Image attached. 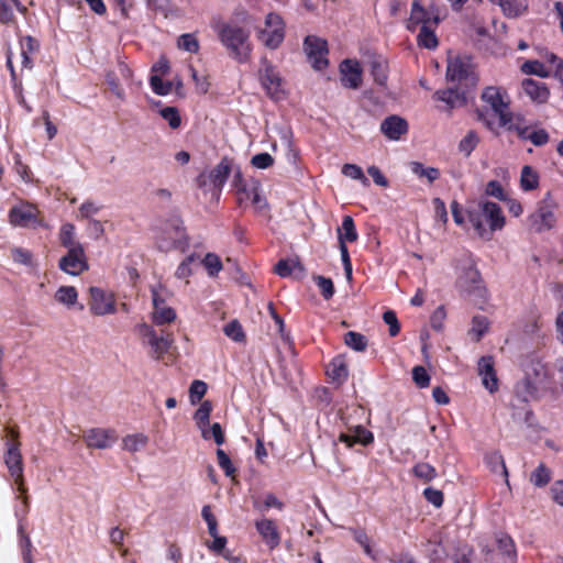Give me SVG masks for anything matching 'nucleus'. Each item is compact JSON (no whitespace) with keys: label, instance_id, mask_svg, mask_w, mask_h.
<instances>
[{"label":"nucleus","instance_id":"nucleus-34","mask_svg":"<svg viewBox=\"0 0 563 563\" xmlns=\"http://www.w3.org/2000/svg\"><path fill=\"white\" fill-rule=\"evenodd\" d=\"M521 188L526 191L533 190L539 185L538 173L529 165H526L521 169L520 176Z\"/></svg>","mask_w":563,"mask_h":563},{"label":"nucleus","instance_id":"nucleus-51","mask_svg":"<svg viewBox=\"0 0 563 563\" xmlns=\"http://www.w3.org/2000/svg\"><path fill=\"white\" fill-rule=\"evenodd\" d=\"M178 47L189 53H198L200 45L197 37L191 33L181 34L178 37Z\"/></svg>","mask_w":563,"mask_h":563},{"label":"nucleus","instance_id":"nucleus-56","mask_svg":"<svg viewBox=\"0 0 563 563\" xmlns=\"http://www.w3.org/2000/svg\"><path fill=\"white\" fill-rule=\"evenodd\" d=\"M313 280L324 299H330L334 295V286L330 278L324 276H314Z\"/></svg>","mask_w":563,"mask_h":563},{"label":"nucleus","instance_id":"nucleus-20","mask_svg":"<svg viewBox=\"0 0 563 563\" xmlns=\"http://www.w3.org/2000/svg\"><path fill=\"white\" fill-rule=\"evenodd\" d=\"M85 441L89 448L108 449L115 442L114 431L101 428H93L85 434Z\"/></svg>","mask_w":563,"mask_h":563},{"label":"nucleus","instance_id":"nucleus-10","mask_svg":"<svg viewBox=\"0 0 563 563\" xmlns=\"http://www.w3.org/2000/svg\"><path fill=\"white\" fill-rule=\"evenodd\" d=\"M89 309L95 316H106L115 313V299L112 292H108L100 287H90Z\"/></svg>","mask_w":563,"mask_h":563},{"label":"nucleus","instance_id":"nucleus-44","mask_svg":"<svg viewBox=\"0 0 563 563\" xmlns=\"http://www.w3.org/2000/svg\"><path fill=\"white\" fill-rule=\"evenodd\" d=\"M224 334L234 342H243L245 333L241 323L238 320H231L223 327Z\"/></svg>","mask_w":563,"mask_h":563},{"label":"nucleus","instance_id":"nucleus-46","mask_svg":"<svg viewBox=\"0 0 563 563\" xmlns=\"http://www.w3.org/2000/svg\"><path fill=\"white\" fill-rule=\"evenodd\" d=\"M342 174L351 179L360 180L363 186H368L369 180L364 175L363 169L355 164H344L342 166Z\"/></svg>","mask_w":563,"mask_h":563},{"label":"nucleus","instance_id":"nucleus-54","mask_svg":"<svg viewBox=\"0 0 563 563\" xmlns=\"http://www.w3.org/2000/svg\"><path fill=\"white\" fill-rule=\"evenodd\" d=\"M202 265L210 276H216L222 269V262L214 253H207L202 260Z\"/></svg>","mask_w":563,"mask_h":563},{"label":"nucleus","instance_id":"nucleus-13","mask_svg":"<svg viewBox=\"0 0 563 563\" xmlns=\"http://www.w3.org/2000/svg\"><path fill=\"white\" fill-rule=\"evenodd\" d=\"M340 79L345 88L358 89L362 84V68L357 60L344 59L340 64Z\"/></svg>","mask_w":563,"mask_h":563},{"label":"nucleus","instance_id":"nucleus-33","mask_svg":"<svg viewBox=\"0 0 563 563\" xmlns=\"http://www.w3.org/2000/svg\"><path fill=\"white\" fill-rule=\"evenodd\" d=\"M503 12L509 18L521 15L527 10V4L523 0H503L497 3Z\"/></svg>","mask_w":563,"mask_h":563},{"label":"nucleus","instance_id":"nucleus-17","mask_svg":"<svg viewBox=\"0 0 563 563\" xmlns=\"http://www.w3.org/2000/svg\"><path fill=\"white\" fill-rule=\"evenodd\" d=\"M256 531L261 536L263 542L274 550L280 543V533L274 520L268 518H261L254 523Z\"/></svg>","mask_w":563,"mask_h":563},{"label":"nucleus","instance_id":"nucleus-36","mask_svg":"<svg viewBox=\"0 0 563 563\" xmlns=\"http://www.w3.org/2000/svg\"><path fill=\"white\" fill-rule=\"evenodd\" d=\"M122 442L124 450L135 453L147 444L148 438L143 433H134L123 438Z\"/></svg>","mask_w":563,"mask_h":563},{"label":"nucleus","instance_id":"nucleus-29","mask_svg":"<svg viewBox=\"0 0 563 563\" xmlns=\"http://www.w3.org/2000/svg\"><path fill=\"white\" fill-rule=\"evenodd\" d=\"M433 25H421L417 36L418 45L428 49H434L438 46V38Z\"/></svg>","mask_w":563,"mask_h":563},{"label":"nucleus","instance_id":"nucleus-60","mask_svg":"<svg viewBox=\"0 0 563 563\" xmlns=\"http://www.w3.org/2000/svg\"><path fill=\"white\" fill-rule=\"evenodd\" d=\"M198 256L195 254H191L187 256L177 267L176 269V277L179 279H185L189 277L192 274L191 265L197 261Z\"/></svg>","mask_w":563,"mask_h":563},{"label":"nucleus","instance_id":"nucleus-9","mask_svg":"<svg viewBox=\"0 0 563 563\" xmlns=\"http://www.w3.org/2000/svg\"><path fill=\"white\" fill-rule=\"evenodd\" d=\"M303 49L314 69L322 70L328 66L329 62L325 57L328 54V43L325 40L308 35L303 41Z\"/></svg>","mask_w":563,"mask_h":563},{"label":"nucleus","instance_id":"nucleus-11","mask_svg":"<svg viewBox=\"0 0 563 563\" xmlns=\"http://www.w3.org/2000/svg\"><path fill=\"white\" fill-rule=\"evenodd\" d=\"M58 267L66 274L77 276L89 268L84 246L68 250L59 260Z\"/></svg>","mask_w":563,"mask_h":563},{"label":"nucleus","instance_id":"nucleus-55","mask_svg":"<svg viewBox=\"0 0 563 563\" xmlns=\"http://www.w3.org/2000/svg\"><path fill=\"white\" fill-rule=\"evenodd\" d=\"M150 85L153 92L158 96H167L168 93H170L173 88V84L170 81H164L157 75L151 76Z\"/></svg>","mask_w":563,"mask_h":563},{"label":"nucleus","instance_id":"nucleus-52","mask_svg":"<svg viewBox=\"0 0 563 563\" xmlns=\"http://www.w3.org/2000/svg\"><path fill=\"white\" fill-rule=\"evenodd\" d=\"M521 71L527 75H537L542 78L549 76V71L545 69V66L539 60H526L521 65Z\"/></svg>","mask_w":563,"mask_h":563},{"label":"nucleus","instance_id":"nucleus-64","mask_svg":"<svg viewBox=\"0 0 563 563\" xmlns=\"http://www.w3.org/2000/svg\"><path fill=\"white\" fill-rule=\"evenodd\" d=\"M217 459L219 466L223 470L227 476H232L235 473V467L229 455L222 450H217Z\"/></svg>","mask_w":563,"mask_h":563},{"label":"nucleus","instance_id":"nucleus-14","mask_svg":"<svg viewBox=\"0 0 563 563\" xmlns=\"http://www.w3.org/2000/svg\"><path fill=\"white\" fill-rule=\"evenodd\" d=\"M472 75V63L466 56H455L450 58L446 67V79L449 81L461 82L467 80Z\"/></svg>","mask_w":563,"mask_h":563},{"label":"nucleus","instance_id":"nucleus-42","mask_svg":"<svg viewBox=\"0 0 563 563\" xmlns=\"http://www.w3.org/2000/svg\"><path fill=\"white\" fill-rule=\"evenodd\" d=\"M371 75L374 81L379 86H385L387 81V64L383 59H373L371 62Z\"/></svg>","mask_w":563,"mask_h":563},{"label":"nucleus","instance_id":"nucleus-45","mask_svg":"<svg viewBox=\"0 0 563 563\" xmlns=\"http://www.w3.org/2000/svg\"><path fill=\"white\" fill-rule=\"evenodd\" d=\"M200 431H201V435L205 440L213 439L218 445H221L224 443V433L222 431L220 423L214 422L210 427L207 426V427L202 428Z\"/></svg>","mask_w":563,"mask_h":563},{"label":"nucleus","instance_id":"nucleus-50","mask_svg":"<svg viewBox=\"0 0 563 563\" xmlns=\"http://www.w3.org/2000/svg\"><path fill=\"white\" fill-rule=\"evenodd\" d=\"M488 320L485 316H474L472 319V328L470 333L474 335L476 341H479L488 330Z\"/></svg>","mask_w":563,"mask_h":563},{"label":"nucleus","instance_id":"nucleus-25","mask_svg":"<svg viewBox=\"0 0 563 563\" xmlns=\"http://www.w3.org/2000/svg\"><path fill=\"white\" fill-rule=\"evenodd\" d=\"M339 440L349 448L355 443L368 445L374 441L373 433L363 426H355L350 429V433H341Z\"/></svg>","mask_w":563,"mask_h":563},{"label":"nucleus","instance_id":"nucleus-19","mask_svg":"<svg viewBox=\"0 0 563 563\" xmlns=\"http://www.w3.org/2000/svg\"><path fill=\"white\" fill-rule=\"evenodd\" d=\"M142 334L147 339V343L152 349L153 355L155 358H161L169 349L170 340L164 335H157L155 330L143 323L140 325Z\"/></svg>","mask_w":563,"mask_h":563},{"label":"nucleus","instance_id":"nucleus-24","mask_svg":"<svg viewBox=\"0 0 563 563\" xmlns=\"http://www.w3.org/2000/svg\"><path fill=\"white\" fill-rule=\"evenodd\" d=\"M521 89L536 103H544L550 97L547 84L531 78L522 80Z\"/></svg>","mask_w":563,"mask_h":563},{"label":"nucleus","instance_id":"nucleus-53","mask_svg":"<svg viewBox=\"0 0 563 563\" xmlns=\"http://www.w3.org/2000/svg\"><path fill=\"white\" fill-rule=\"evenodd\" d=\"M101 208L102 207L100 205L96 203L95 201L86 200L81 203V206L78 209L77 219H85V220L95 219L93 216L99 213Z\"/></svg>","mask_w":563,"mask_h":563},{"label":"nucleus","instance_id":"nucleus-39","mask_svg":"<svg viewBox=\"0 0 563 563\" xmlns=\"http://www.w3.org/2000/svg\"><path fill=\"white\" fill-rule=\"evenodd\" d=\"M499 125L501 128H506L508 131L516 132L521 140H527L531 132L530 128L525 125L519 117H517L515 121V115L512 113L509 114L508 122L506 124Z\"/></svg>","mask_w":563,"mask_h":563},{"label":"nucleus","instance_id":"nucleus-48","mask_svg":"<svg viewBox=\"0 0 563 563\" xmlns=\"http://www.w3.org/2000/svg\"><path fill=\"white\" fill-rule=\"evenodd\" d=\"M212 410V405L210 401H203L200 407L195 412V420L198 428L201 430L202 428L209 426L210 413Z\"/></svg>","mask_w":563,"mask_h":563},{"label":"nucleus","instance_id":"nucleus-28","mask_svg":"<svg viewBox=\"0 0 563 563\" xmlns=\"http://www.w3.org/2000/svg\"><path fill=\"white\" fill-rule=\"evenodd\" d=\"M252 503L253 508L261 514H265L271 508H276L278 510H283L284 508V503L272 493L264 495L263 498L255 497Z\"/></svg>","mask_w":563,"mask_h":563},{"label":"nucleus","instance_id":"nucleus-2","mask_svg":"<svg viewBox=\"0 0 563 563\" xmlns=\"http://www.w3.org/2000/svg\"><path fill=\"white\" fill-rule=\"evenodd\" d=\"M467 219L479 238L489 241L493 233L504 229L506 218L501 208L493 201L481 199L475 208H468Z\"/></svg>","mask_w":563,"mask_h":563},{"label":"nucleus","instance_id":"nucleus-23","mask_svg":"<svg viewBox=\"0 0 563 563\" xmlns=\"http://www.w3.org/2000/svg\"><path fill=\"white\" fill-rule=\"evenodd\" d=\"M441 19L438 13L434 12V8L424 9L419 0H415L411 7L410 23L421 25H433L438 26Z\"/></svg>","mask_w":563,"mask_h":563},{"label":"nucleus","instance_id":"nucleus-27","mask_svg":"<svg viewBox=\"0 0 563 563\" xmlns=\"http://www.w3.org/2000/svg\"><path fill=\"white\" fill-rule=\"evenodd\" d=\"M22 66L24 68H32L31 55L38 51L40 43L36 38L31 35H26L20 40Z\"/></svg>","mask_w":563,"mask_h":563},{"label":"nucleus","instance_id":"nucleus-5","mask_svg":"<svg viewBox=\"0 0 563 563\" xmlns=\"http://www.w3.org/2000/svg\"><path fill=\"white\" fill-rule=\"evenodd\" d=\"M286 25L283 18L276 12L265 16V27L257 31V38L268 49H277L284 42Z\"/></svg>","mask_w":563,"mask_h":563},{"label":"nucleus","instance_id":"nucleus-40","mask_svg":"<svg viewBox=\"0 0 563 563\" xmlns=\"http://www.w3.org/2000/svg\"><path fill=\"white\" fill-rule=\"evenodd\" d=\"M479 143V136L474 130H470L459 143V152L468 157Z\"/></svg>","mask_w":563,"mask_h":563},{"label":"nucleus","instance_id":"nucleus-21","mask_svg":"<svg viewBox=\"0 0 563 563\" xmlns=\"http://www.w3.org/2000/svg\"><path fill=\"white\" fill-rule=\"evenodd\" d=\"M9 221L14 227L34 225L37 222L35 208L31 205L15 206L9 212Z\"/></svg>","mask_w":563,"mask_h":563},{"label":"nucleus","instance_id":"nucleus-57","mask_svg":"<svg viewBox=\"0 0 563 563\" xmlns=\"http://www.w3.org/2000/svg\"><path fill=\"white\" fill-rule=\"evenodd\" d=\"M153 308L166 306L169 296L168 290L163 285L153 286L151 288Z\"/></svg>","mask_w":563,"mask_h":563},{"label":"nucleus","instance_id":"nucleus-41","mask_svg":"<svg viewBox=\"0 0 563 563\" xmlns=\"http://www.w3.org/2000/svg\"><path fill=\"white\" fill-rule=\"evenodd\" d=\"M327 374L332 380L341 383L347 378L349 371L342 360L335 358L331 362Z\"/></svg>","mask_w":563,"mask_h":563},{"label":"nucleus","instance_id":"nucleus-30","mask_svg":"<svg viewBox=\"0 0 563 563\" xmlns=\"http://www.w3.org/2000/svg\"><path fill=\"white\" fill-rule=\"evenodd\" d=\"M484 462L493 473H500L506 477L508 476L504 457L499 451L487 452L484 456Z\"/></svg>","mask_w":563,"mask_h":563},{"label":"nucleus","instance_id":"nucleus-31","mask_svg":"<svg viewBox=\"0 0 563 563\" xmlns=\"http://www.w3.org/2000/svg\"><path fill=\"white\" fill-rule=\"evenodd\" d=\"M55 299L70 308L76 305L78 299L77 289L74 286H60L55 292Z\"/></svg>","mask_w":563,"mask_h":563},{"label":"nucleus","instance_id":"nucleus-37","mask_svg":"<svg viewBox=\"0 0 563 563\" xmlns=\"http://www.w3.org/2000/svg\"><path fill=\"white\" fill-rule=\"evenodd\" d=\"M344 343L356 352H364L368 341L365 335L355 331H349L344 334Z\"/></svg>","mask_w":563,"mask_h":563},{"label":"nucleus","instance_id":"nucleus-32","mask_svg":"<svg viewBox=\"0 0 563 563\" xmlns=\"http://www.w3.org/2000/svg\"><path fill=\"white\" fill-rule=\"evenodd\" d=\"M176 311L169 306L154 308L152 320L156 325L172 323L176 319Z\"/></svg>","mask_w":563,"mask_h":563},{"label":"nucleus","instance_id":"nucleus-8","mask_svg":"<svg viewBox=\"0 0 563 563\" xmlns=\"http://www.w3.org/2000/svg\"><path fill=\"white\" fill-rule=\"evenodd\" d=\"M548 197L538 203L534 212L528 217V224L534 232L541 233L555 224L554 203Z\"/></svg>","mask_w":563,"mask_h":563},{"label":"nucleus","instance_id":"nucleus-38","mask_svg":"<svg viewBox=\"0 0 563 563\" xmlns=\"http://www.w3.org/2000/svg\"><path fill=\"white\" fill-rule=\"evenodd\" d=\"M412 474L426 483L433 481L438 476L437 470L427 462H419L415 464L412 467Z\"/></svg>","mask_w":563,"mask_h":563},{"label":"nucleus","instance_id":"nucleus-47","mask_svg":"<svg viewBox=\"0 0 563 563\" xmlns=\"http://www.w3.org/2000/svg\"><path fill=\"white\" fill-rule=\"evenodd\" d=\"M550 479V470L544 464H540L530 476V482L537 487L545 486Z\"/></svg>","mask_w":563,"mask_h":563},{"label":"nucleus","instance_id":"nucleus-35","mask_svg":"<svg viewBox=\"0 0 563 563\" xmlns=\"http://www.w3.org/2000/svg\"><path fill=\"white\" fill-rule=\"evenodd\" d=\"M60 244L67 250L75 246H82L81 243L75 241V225L73 223H64L59 230Z\"/></svg>","mask_w":563,"mask_h":563},{"label":"nucleus","instance_id":"nucleus-4","mask_svg":"<svg viewBox=\"0 0 563 563\" xmlns=\"http://www.w3.org/2000/svg\"><path fill=\"white\" fill-rule=\"evenodd\" d=\"M233 170V161L223 157L212 169L200 173L196 178V184L203 192H211L219 199L221 191Z\"/></svg>","mask_w":563,"mask_h":563},{"label":"nucleus","instance_id":"nucleus-49","mask_svg":"<svg viewBox=\"0 0 563 563\" xmlns=\"http://www.w3.org/2000/svg\"><path fill=\"white\" fill-rule=\"evenodd\" d=\"M161 117L167 121L170 129L176 130L181 124V118L179 111L175 107H165L159 110Z\"/></svg>","mask_w":563,"mask_h":563},{"label":"nucleus","instance_id":"nucleus-15","mask_svg":"<svg viewBox=\"0 0 563 563\" xmlns=\"http://www.w3.org/2000/svg\"><path fill=\"white\" fill-rule=\"evenodd\" d=\"M433 99L443 102L445 106L442 110L446 112H451L454 109L462 108L467 102V96L465 91L456 88L437 90L433 95Z\"/></svg>","mask_w":563,"mask_h":563},{"label":"nucleus","instance_id":"nucleus-16","mask_svg":"<svg viewBox=\"0 0 563 563\" xmlns=\"http://www.w3.org/2000/svg\"><path fill=\"white\" fill-rule=\"evenodd\" d=\"M261 82L271 98L278 100L283 97V80L277 70L271 64H267L262 71Z\"/></svg>","mask_w":563,"mask_h":563},{"label":"nucleus","instance_id":"nucleus-6","mask_svg":"<svg viewBox=\"0 0 563 563\" xmlns=\"http://www.w3.org/2000/svg\"><path fill=\"white\" fill-rule=\"evenodd\" d=\"M483 280L474 261L467 257L460 266V273L456 279V287L468 295L481 294Z\"/></svg>","mask_w":563,"mask_h":563},{"label":"nucleus","instance_id":"nucleus-62","mask_svg":"<svg viewBox=\"0 0 563 563\" xmlns=\"http://www.w3.org/2000/svg\"><path fill=\"white\" fill-rule=\"evenodd\" d=\"M106 82H107L109 89L111 90V92L115 97H118L120 100H124L125 99L124 89L121 87V85L119 82V79H118V77L115 76L114 73L109 71L106 75Z\"/></svg>","mask_w":563,"mask_h":563},{"label":"nucleus","instance_id":"nucleus-43","mask_svg":"<svg viewBox=\"0 0 563 563\" xmlns=\"http://www.w3.org/2000/svg\"><path fill=\"white\" fill-rule=\"evenodd\" d=\"M411 172L422 178L426 177L429 183H433L440 177V172L435 167H426L422 163L412 162L410 164Z\"/></svg>","mask_w":563,"mask_h":563},{"label":"nucleus","instance_id":"nucleus-22","mask_svg":"<svg viewBox=\"0 0 563 563\" xmlns=\"http://www.w3.org/2000/svg\"><path fill=\"white\" fill-rule=\"evenodd\" d=\"M5 465L11 474L12 477H14L15 483L19 486L20 492H24L23 483H22V456L18 449V446L11 444L9 445L5 456H4Z\"/></svg>","mask_w":563,"mask_h":563},{"label":"nucleus","instance_id":"nucleus-58","mask_svg":"<svg viewBox=\"0 0 563 563\" xmlns=\"http://www.w3.org/2000/svg\"><path fill=\"white\" fill-rule=\"evenodd\" d=\"M299 264L292 260H279L275 265V273L283 278L289 277Z\"/></svg>","mask_w":563,"mask_h":563},{"label":"nucleus","instance_id":"nucleus-12","mask_svg":"<svg viewBox=\"0 0 563 563\" xmlns=\"http://www.w3.org/2000/svg\"><path fill=\"white\" fill-rule=\"evenodd\" d=\"M477 374L482 378L483 386L494 394L498 390V377L495 369V361L490 355L479 357L477 362Z\"/></svg>","mask_w":563,"mask_h":563},{"label":"nucleus","instance_id":"nucleus-61","mask_svg":"<svg viewBox=\"0 0 563 563\" xmlns=\"http://www.w3.org/2000/svg\"><path fill=\"white\" fill-rule=\"evenodd\" d=\"M430 375L423 366H415L412 368V380L419 388H427L430 384Z\"/></svg>","mask_w":563,"mask_h":563},{"label":"nucleus","instance_id":"nucleus-1","mask_svg":"<svg viewBox=\"0 0 563 563\" xmlns=\"http://www.w3.org/2000/svg\"><path fill=\"white\" fill-rule=\"evenodd\" d=\"M249 18L245 10H239L229 21L217 20L211 24L229 56L240 64L247 63L253 51L251 31L242 25L247 24Z\"/></svg>","mask_w":563,"mask_h":563},{"label":"nucleus","instance_id":"nucleus-63","mask_svg":"<svg viewBox=\"0 0 563 563\" xmlns=\"http://www.w3.org/2000/svg\"><path fill=\"white\" fill-rule=\"evenodd\" d=\"M383 320L388 325V332L390 336H396L400 332V324L398 322L395 311L387 310L383 313Z\"/></svg>","mask_w":563,"mask_h":563},{"label":"nucleus","instance_id":"nucleus-59","mask_svg":"<svg viewBox=\"0 0 563 563\" xmlns=\"http://www.w3.org/2000/svg\"><path fill=\"white\" fill-rule=\"evenodd\" d=\"M207 393V384L202 380H194L189 388V398L191 404L199 402Z\"/></svg>","mask_w":563,"mask_h":563},{"label":"nucleus","instance_id":"nucleus-7","mask_svg":"<svg viewBox=\"0 0 563 563\" xmlns=\"http://www.w3.org/2000/svg\"><path fill=\"white\" fill-rule=\"evenodd\" d=\"M482 100L490 107L498 117L499 124H506L511 113L509 110V97L505 90L499 87L489 86L482 92Z\"/></svg>","mask_w":563,"mask_h":563},{"label":"nucleus","instance_id":"nucleus-26","mask_svg":"<svg viewBox=\"0 0 563 563\" xmlns=\"http://www.w3.org/2000/svg\"><path fill=\"white\" fill-rule=\"evenodd\" d=\"M358 238L354 220L351 216H344L341 227L338 228L339 245L355 242Z\"/></svg>","mask_w":563,"mask_h":563},{"label":"nucleus","instance_id":"nucleus-3","mask_svg":"<svg viewBox=\"0 0 563 563\" xmlns=\"http://www.w3.org/2000/svg\"><path fill=\"white\" fill-rule=\"evenodd\" d=\"M154 232L156 246L162 252H169L172 250L184 252L189 246L184 223L177 216L162 221L155 227Z\"/></svg>","mask_w":563,"mask_h":563},{"label":"nucleus","instance_id":"nucleus-18","mask_svg":"<svg viewBox=\"0 0 563 563\" xmlns=\"http://www.w3.org/2000/svg\"><path fill=\"white\" fill-rule=\"evenodd\" d=\"M408 122L396 114L389 115L380 123V132L390 141H398L408 132Z\"/></svg>","mask_w":563,"mask_h":563}]
</instances>
